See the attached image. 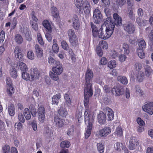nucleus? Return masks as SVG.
I'll use <instances>...</instances> for the list:
<instances>
[{"instance_id":"obj_1","label":"nucleus","mask_w":153,"mask_h":153,"mask_svg":"<svg viewBox=\"0 0 153 153\" xmlns=\"http://www.w3.org/2000/svg\"><path fill=\"white\" fill-rule=\"evenodd\" d=\"M104 21V23L99 30L98 36L102 39L105 40L110 37L113 33L115 24L111 22L109 18H107Z\"/></svg>"},{"instance_id":"obj_2","label":"nucleus","mask_w":153,"mask_h":153,"mask_svg":"<svg viewBox=\"0 0 153 153\" xmlns=\"http://www.w3.org/2000/svg\"><path fill=\"white\" fill-rule=\"evenodd\" d=\"M84 115L85 122L88 125L85 133V138L87 139L91 135L92 126L94 123V117L91 115V112L88 109L85 111Z\"/></svg>"},{"instance_id":"obj_3","label":"nucleus","mask_w":153,"mask_h":153,"mask_svg":"<svg viewBox=\"0 0 153 153\" xmlns=\"http://www.w3.org/2000/svg\"><path fill=\"white\" fill-rule=\"evenodd\" d=\"M138 47L137 50V52L139 57L141 59L143 58L145 56L144 51L146 47V43L143 39H139L137 41Z\"/></svg>"},{"instance_id":"obj_4","label":"nucleus","mask_w":153,"mask_h":153,"mask_svg":"<svg viewBox=\"0 0 153 153\" xmlns=\"http://www.w3.org/2000/svg\"><path fill=\"white\" fill-rule=\"evenodd\" d=\"M93 95L92 89L91 88L87 89V88H85L84 89V105L86 108L85 111L87 109H89L91 112V115L93 116L92 115L91 112V110L88 108L89 106V98L91 96Z\"/></svg>"},{"instance_id":"obj_5","label":"nucleus","mask_w":153,"mask_h":153,"mask_svg":"<svg viewBox=\"0 0 153 153\" xmlns=\"http://www.w3.org/2000/svg\"><path fill=\"white\" fill-rule=\"evenodd\" d=\"M93 76L94 74L92 71L89 68H88L85 74L86 82V87L85 88H87V89H92V84L91 82Z\"/></svg>"},{"instance_id":"obj_6","label":"nucleus","mask_w":153,"mask_h":153,"mask_svg":"<svg viewBox=\"0 0 153 153\" xmlns=\"http://www.w3.org/2000/svg\"><path fill=\"white\" fill-rule=\"evenodd\" d=\"M46 111L45 108L42 106H40L37 110L38 120L41 123L44 122L45 119V114Z\"/></svg>"},{"instance_id":"obj_7","label":"nucleus","mask_w":153,"mask_h":153,"mask_svg":"<svg viewBox=\"0 0 153 153\" xmlns=\"http://www.w3.org/2000/svg\"><path fill=\"white\" fill-rule=\"evenodd\" d=\"M62 64L59 61L56 62L55 66L52 68V71L57 75H60L63 71Z\"/></svg>"},{"instance_id":"obj_8","label":"nucleus","mask_w":153,"mask_h":153,"mask_svg":"<svg viewBox=\"0 0 153 153\" xmlns=\"http://www.w3.org/2000/svg\"><path fill=\"white\" fill-rule=\"evenodd\" d=\"M143 110L152 115L153 114V102L146 103L142 107Z\"/></svg>"},{"instance_id":"obj_9","label":"nucleus","mask_w":153,"mask_h":153,"mask_svg":"<svg viewBox=\"0 0 153 153\" xmlns=\"http://www.w3.org/2000/svg\"><path fill=\"white\" fill-rule=\"evenodd\" d=\"M123 27L124 30L129 34L133 33L135 30L134 25L131 22L123 24Z\"/></svg>"},{"instance_id":"obj_10","label":"nucleus","mask_w":153,"mask_h":153,"mask_svg":"<svg viewBox=\"0 0 153 153\" xmlns=\"http://www.w3.org/2000/svg\"><path fill=\"white\" fill-rule=\"evenodd\" d=\"M124 92L123 87L120 85L114 86L112 89V92L116 96H119L123 94Z\"/></svg>"},{"instance_id":"obj_11","label":"nucleus","mask_w":153,"mask_h":153,"mask_svg":"<svg viewBox=\"0 0 153 153\" xmlns=\"http://www.w3.org/2000/svg\"><path fill=\"white\" fill-rule=\"evenodd\" d=\"M93 18L94 22L98 24L102 19V15L100 11L98 8H96L94 11Z\"/></svg>"},{"instance_id":"obj_12","label":"nucleus","mask_w":153,"mask_h":153,"mask_svg":"<svg viewBox=\"0 0 153 153\" xmlns=\"http://www.w3.org/2000/svg\"><path fill=\"white\" fill-rule=\"evenodd\" d=\"M138 144L139 143L135 137H131L128 145V148L130 150H133L135 149Z\"/></svg>"},{"instance_id":"obj_13","label":"nucleus","mask_w":153,"mask_h":153,"mask_svg":"<svg viewBox=\"0 0 153 153\" xmlns=\"http://www.w3.org/2000/svg\"><path fill=\"white\" fill-rule=\"evenodd\" d=\"M30 75L32 78V81L38 79L40 76V73L36 68H32L30 70Z\"/></svg>"},{"instance_id":"obj_14","label":"nucleus","mask_w":153,"mask_h":153,"mask_svg":"<svg viewBox=\"0 0 153 153\" xmlns=\"http://www.w3.org/2000/svg\"><path fill=\"white\" fill-rule=\"evenodd\" d=\"M68 22H73L72 26L76 30H78L80 27V24L78 16L76 15H74L71 20H68Z\"/></svg>"},{"instance_id":"obj_15","label":"nucleus","mask_w":153,"mask_h":153,"mask_svg":"<svg viewBox=\"0 0 153 153\" xmlns=\"http://www.w3.org/2000/svg\"><path fill=\"white\" fill-rule=\"evenodd\" d=\"M114 147L115 150L120 151L122 149L124 150L126 153H128V150L126 147L125 144L119 142L116 143L114 145Z\"/></svg>"},{"instance_id":"obj_16","label":"nucleus","mask_w":153,"mask_h":153,"mask_svg":"<svg viewBox=\"0 0 153 153\" xmlns=\"http://www.w3.org/2000/svg\"><path fill=\"white\" fill-rule=\"evenodd\" d=\"M111 130L110 127H105L99 131V134L102 137H105L109 134Z\"/></svg>"},{"instance_id":"obj_17","label":"nucleus","mask_w":153,"mask_h":153,"mask_svg":"<svg viewBox=\"0 0 153 153\" xmlns=\"http://www.w3.org/2000/svg\"><path fill=\"white\" fill-rule=\"evenodd\" d=\"M113 18L114 19V22H112L111 20V21L112 23H114L115 24V25L120 26L122 25V18L117 13H114L113 14ZM110 18L111 20V18Z\"/></svg>"},{"instance_id":"obj_18","label":"nucleus","mask_w":153,"mask_h":153,"mask_svg":"<svg viewBox=\"0 0 153 153\" xmlns=\"http://www.w3.org/2000/svg\"><path fill=\"white\" fill-rule=\"evenodd\" d=\"M97 118L99 123L101 125L105 124L106 122L105 115L102 111H100L98 115Z\"/></svg>"},{"instance_id":"obj_19","label":"nucleus","mask_w":153,"mask_h":153,"mask_svg":"<svg viewBox=\"0 0 153 153\" xmlns=\"http://www.w3.org/2000/svg\"><path fill=\"white\" fill-rule=\"evenodd\" d=\"M54 123L56 127L58 128H61L64 124L63 120L57 116H56L54 117Z\"/></svg>"},{"instance_id":"obj_20","label":"nucleus","mask_w":153,"mask_h":153,"mask_svg":"<svg viewBox=\"0 0 153 153\" xmlns=\"http://www.w3.org/2000/svg\"><path fill=\"white\" fill-rule=\"evenodd\" d=\"M42 25L46 29L47 31L49 32L52 31V27L51 23L47 20H44L42 22Z\"/></svg>"},{"instance_id":"obj_21","label":"nucleus","mask_w":153,"mask_h":153,"mask_svg":"<svg viewBox=\"0 0 153 153\" xmlns=\"http://www.w3.org/2000/svg\"><path fill=\"white\" fill-rule=\"evenodd\" d=\"M84 13L86 15L89 14L90 13V7L89 2L87 0L85 1L83 5Z\"/></svg>"},{"instance_id":"obj_22","label":"nucleus","mask_w":153,"mask_h":153,"mask_svg":"<svg viewBox=\"0 0 153 153\" xmlns=\"http://www.w3.org/2000/svg\"><path fill=\"white\" fill-rule=\"evenodd\" d=\"M64 98L65 100L64 107H70L71 105V101L69 95L67 94H65L64 96Z\"/></svg>"},{"instance_id":"obj_23","label":"nucleus","mask_w":153,"mask_h":153,"mask_svg":"<svg viewBox=\"0 0 153 153\" xmlns=\"http://www.w3.org/2000/svg\"><path fill=\"white\" fill-rule=\"evenodd\" d=\"M35 53L38 58H40L43 56L42 50L38 45H36L35 46Z\"/></svg>"},{"instance_id":"obj_24","label":"nucleus","mask_w":153,"mask_h":153,"mask_svg":"<svg viewBox=\"0 0 153 153\" xmlns=\"http://www.w3.org/2000/svg\"><path fill=\"white\" fill-rule=\"evenodd\" d=\"M17 66L19 69L23 72L26 71L28 70L27 67L26 65L24 63L19 62L17 63Z\"/></svg>"},{"instance_id":"obj_25","label":"nucleus","mask_w":153,"mask_h":153,"mask_svg":"<svg viewBox=\"0 0 153 153\" xmlns=\"http://www.w3.org/2000/svg\"><path fill=\"white\" fill-rule=\"evenodd\" d=\"M106 114L108 117V118L109 120H111L114 118V112L109 107L106 108Z\"/></svg>"},{"instance_id":"obj_26","label":"nucleus","mask_w":153,"mask_h":153,"mask_svg":"<svg viewBox=\"0 0 153 153\" xmlns=\"http://www.w3.org/2000/svg\"><path fill=\"white\" fill-rule=\"evenodd\" d=\"M66 107L62 106L58 111V113L62 117H65L67 114V111L65 108Z\"/></svg>"},{"instance_id":"obj_27","label":"nucleus","mask_w":153,"mask_h":153,"mask_svg":"<svg viewBox=\"0 0 153 153\" xmlns=\"http://www.w3.org/2000/svg\"><path fill=\"white\" fill-rule=\"evenodd\" d=\"M61 98V96L59 94L54 95L52 98V104L57 105L59 102V100Z\"/></svg>"},{"instance_id":"obj_28","label":"nucleus","mask_w":153,"mask_h":153,"mask_svg":"<svg viewBox=\"0 0 153 153\" xmlns=\"http://www.w3.org/2000/svg\"><path fill=\"white\" fill-rule=\"evenodd\" d=\"M117 79L118 82L123 85H126L128 83L127 78L124 76H118L117 77Z\"/></svg>"},{"instance_id":"obj_29","label":"nucleus","mask_w":153,"mask_h":153,"mask_svg":"<svg viewBox=\"0 0 153 153\" xmlns=\"http://www.w3.org/2000/svg\"><path fill=\"white\" fill-rule=\"evenodd\" d=\"M122 51H123L124 53L125 54H128L130 52V48L129 45L126 43H123L122 46Z\"/></svg>"},{"instance_id":"obj_30","label":"nucleus","mask_w":153,"mask_h":153,"mask_svg":"<svg viewBox=\"0 0 153 153\" xmlns=\"http://www.w3.org/2000/svg\"><path fill=\"white\" fill-rule=\"evenodd\" d=\"M91 27L93 36L94 37H97L98 35V28L95 25L91 24Z\"/></svg>"},{"instance_id":"obj_31","label":"nucleus","mask_w":153,"mask_h":153,"mask_svg":"<svg viewBox=\"0 0 153 153\" xmlns=\"http://www.w3.org/2000/svg\"><path fill=\"white\" fill-rule=\"evenodd\" d=\"M23 114L27 120L30 119L31 116L29 109L27 108H25L24 110Z\"/></svg>"},{"instance_id":"obj_32","label":"nucleus","mask_w":153,"mask_h":153,"mask_svg":"<svg viewBox=\"0 0 153 153\" xmlns=\"http://www.w3.org/2000/svg\"><path fill=\"white\" fill-rule=\"evenodd\" d=\"M14 40L17 44H20L22 43L23 39L20 35L17 34L15 35Z\"/></svg>"},{"instance_id":"obj_33","label":"nucleus","mask_w":153,"mask_h":153,"mask_svg":"<svg viewBox=\"0 0 153 153\" xmlns=\"http://www.w3.org/2000/svg\"><path fill=\"white\" fill-rule=\"evenodd\" d=\"M22 77L23 79L26 80H29L32 81V78L31 76H30L29 74L27 73L26 71L23 72L22 73Z\"/></svg>"},{"instance_id":"obj_34","label":"nucleus","mask_w":153,"mask_h":153,"mask_svg":"<svg viewBox=\"0 0 153 153\" xmlns=\"http://www.w3.org/2000/svg\"><path fill=\"white\" fill-rule=\"evenodd\" d=\"M137 74L136 75V76L137 80L139 82H141L143 80L144 77L143 73L140 71L137 72Z\"/></svg>"},{"instance_id":"obj_35","label":"nucleus","mask_w":153,"mask_h":153,"mask_svg":"<svg viewBox=\"0 0 153 153\" xmlns=\"http://www.w3.org/2000/svg\"><path fill=\"white\" fill-rule=\"evenodd\" d=\"M51 10L53 16L54 18H57L58 17V11L56 7H51Z\"/></svg>"},{"instance_id":"obj_36","label":"nucleus","mask_w":153,"mask_h":153,"mask_svg":"<svg viewBox=\"0 0 153 153\" xmlns=\"http://www.w3.org/2000/svg\"><path fill=\"white\" fill-rule=\"evenodd\" d=\"M30 111L33 117H35L36 116V109L33 105H30Z\"/></svg>"},{"instance_id":"obj_37","label":"nucleus","mask_w":153,"mask_h":153,"mask_svg":"<svg viewBox=\"0 0 153 153\" xmlns=\"http://www.w3.org/2000/svg\"><path fill=\"white\" fill-rule=\"evenodd\" d=\"M145 73L146 76L149 77L152 75V70L150 66L146 65L145 67Z\"/></svg>"},{"instance_id":"obj_38","label":"nucleus","mask_w":153,"mask_h":153,"mask_svg":"<svg viewBox=\"0 0 153 153\" xmlns=\"http://www.w3.org/2000/svg\"><path fill=\"white\" fill-rule=\"evenodd\" d=\"M97 146L98 150L100 153H103L104 150V146L102 143H97Z\"/></svg>"},{"instance_id":"obj_39","label":"nucleus","mask_w":153,"mask_h":153,"mask_svg":"<svg viewBox=\"0 0 153 153\" xmlns=\"http://www.w3.org/2000/svg\"><path fill=\"white\" fill-rule=\"evenodd\" d=\"M115 134L117 137H121L123 134V131L122 128L120 127H118L116 129Z\"/></svg>"},{"instance_id":"obj_40","label":"nucleus","mask_w":153,"mask_h":153,"mask_svg":"<svg viewBox=\"0 0 153 153\" xmlns=\"http://www.w3.org/2000/svg\"><path fill=\"white\" fill-rule=\"evenodd\" d=\"M8 111L10 116H12L14 115L15 114V108L13 105H10L8 106Z\"/></svg>"},{"instance_id":"obj_41","label":"nucleus","mask_w":153,"mask_h":153,"mask_svg":"<svg viewBox=\"0 0 153 153\" xmlns=\"http://www.w3.org/2000/svg\"><path fill=\"white\" fill-rule=\"evenodd\" d=\"M70 44L73 46H76L78 44L77 38L76 37L69 39Z\"/></svg>"},{"instance_id":"obj_42","label":"nucleus","mask_w":153,"mask_h":153,"mask_svg":"<svg viewBox=\"0 0 153 153\" xmlns=\"http://www.w3.org/2000/svg\"><path fill=\"white\" fill-rule=\"evenodd\" d=\"M74 2L75 5L78 8L81 7L83 5L84 3L83 0H74Z\"/></svg>"},{"instance_id":"obj_43","label":"nucleus","mask_w":153,"mask_h":153,"mask_svg":"<svg viewBox=\"0 0 153 153\" xmlns=\"http://www.w3.org/2000/svg\"><path fill=\"white\" fill-rule=\"evenodd\" d=\"M128 16L132 20H134L135 19V15L133 13V10L131 8H130L128 11Z\"/></svg>"},{"instance_id":"obj_44","label":"nucleus","mask_w":153,"mask_h":153,"mask_svg":"<svg viewBox=\"0 0 153 153\" xmlns=\"http://www.w3.org/2000/svg\"><path fill=\"white\" fill-rule=\"evenodd\" d=\"M70 143L67 140L62 141L60 144V146L62 148L65 147L68 148L70 146Z\"/></svg>"},{"instance_id":"obj_45","label":"nucleus","mask_w":153,"mask_h":153,"mask_svg":"<svg viewBox=\"0 0 153 153\" xmlns=\"http://www.w3.org/2000/svg\"><path fill=\"white\" fill-rule=\"evenodd\" d=\"M117 65L116 62L114 60H111L108 62V66L110 69L116 67Z\"/></svg>"},{"instance_id":"obj_46","label":"nucleus","mask_w":153,"mask_h":153,"mask_svg":"<svg viewBox=\"0 0 153 153\" xmlns=\"http://www.w3.org/2000/svg\"><path fill=\"white\" fill-rule=\"evenodd\" d=\"M136 21L139 26L145 25L147 23L146 20L140 19V18H137Z\"/></svg>"},{"instance_id":"obj_47","label":"nucleus","mask_w":153,"mask_h":153,"mask_svg":"<svg viewBox=\"0 0 153 153\" xmlns=\"http://www.w3.org/2000/svg\"><path fill=\"white\" fill-rule=\"evenodd\" d=\"M68 33L69 39L76 37L73 30L70 29L68 30Z\"/></svg>"},{"instance_id":"obj_48","label":"nucleus","mask_w":153,"mask_h":153,"mask_svg":"<svg viewBox=\"0 0 153 153\" xmlns=\"http://www.w3.org/2000/svg\"><path fill=\"white\" fill-rule=\"evenodd\" d=\"M10 147L9 145H5L2 148L3 153H10Z\"/></svg>"},{"instance_id":"obj_49","label":"nucleus","mask_w":153,"mask_h":153,"mask_svg":"<svg viewBox=\"0 0 153 153\" xmlns=\"http://www.w3.org/2000/svg\"><path fill=\"white\" fill-rule=\"evenodd\" d=\"M10 76L13 78H16L17 77V74L16 70L15 68H12L10 71Z\"/></svg>"},{"instance_id":"obj_50","label":"nucleus","mask_w":153,"mask_h":153,"mask_svg":"<svg viewBox=\"0 0 153 153\" xmlns=\"http://www.w3.org/2000/svg\"><path fill=\"white\" fill-rule=\"evenodd\" d=\"M149 44L153 48V30H152L149 35Z\"/></svg>"},{"instance_id":"obj_51","label":"nucleus","mask_w":153,"mask_h":153,"mask_svg":"<svg viewBox=\"0 0 153 153\" xmlns=\"http://www.w3.org/2000/svg\"><path fill=\"white\" fill-rule=\"evenodd\" d=\"M7 94L10 96H11L13 93L14 92L13 88L12 85L7 86Z\"/></svg>"},{"instance_id":"obj_52","label":"nucleus","mask_w":153,"mask_h":153,"mask_svg":"<svg viewBox=\"0 0 153 153\" xmlns=\"http://www.w3.org/2000/svg\"><path fill=\"white\" fill-rule=\"evenodd\" d=\"M28 58L31 60L33 59L34 58V54L33 51L31 50L28 51L27 53Z\"/></svg>"},{"instance_id":"obj_53","label":"nucleus","mask_w":153,"mask_h":153,"mask_svg":"<svg viewBox=\"0 0 153 153\" xmlns=\"http://www.w3.org/2000/svg\"><path fill=\"white\" fill-rule=\"evenodd\" d=\"M100 46L102 47L103 49H107L108 48V44L107 42L105 41L104 40H102L100 42Z\"/></svg>"},{"instance_id":"obj_54","label":"nucleus","mask_w":153,"mask_h":153,"mask_svg":"<svg viewBox=\"0 0 153 153\" xmlns=\"http://www.w3.org/2000/svg\"><path fill=\"white\" fill-rule=\"evenodd\" d=\"M55 73L52 72H50L49 73V74L51 78L53 80L57 81L59 79V77L56 74H55Z\"/></svg>"},{"instance_id":"obj_55","label":"nucleus","mask_w":153,"mask_h":153,"mask_svg":"<svg viewBox=\"0 0 153 153\" xmlns=\"http://www.w3.org/2000/svg\"><path fill=\"white\" fill-rule=\"evenodd\" d=\"M35 13L34 11H32L30 15L31 16V20H30V23H36L38 19L35 16Z\"/></svg>"},{"instance_id":"obj_56","label":"nucleus","mask_w":153,"mask_h":153,"mask_svg":"<svg viewBox=\"0 0 153 153\" xmlns=\"http://www.w3.org/2000/svg\"><path fill=\"white\" fill-rule=\"evenodd\" d=\"M61 44L62 47L63 49L66 51L68 49V45L65 41H62L61 42Z\"/></svg>"},{"instance_id":"obj_57","label":"nucleus","mask_w":153,"mask_h":153,"mask_svg":"<svg viewBox=\"0 0 153 153\" xmlns=\"http://www.w3.org/2000/svg\"><path fill=\"white\" fill-rule=\"evenodd\" d=\"M74 131V127L73 126H71L67 131V134L69 136H72L73 135Z\"/></svg>"},{"instance_id":"obj_58","label":"nucleus","mask_w":153,"mask_h":153,"mask_svg":"<svg viewBox=\"0 0 153 153\" xmlns=\"http://www.w3.org/2000/svg\"><path fill=\"white\" fill-rule=\"evenodd\" d=\"M53 51L55 53H57L59 51V48L57 43L53 44L52 46Z\"/></svg>"},{"instance_id":"obj_59","label":"nucleus","mask_w":153,"mask_h":153,"mask_svg":"<svg viewBox=\"0 0 153 153\" xmlns=\"http://www.w3.org/2000/svg\"><path fill=\"white\" fill-rule=\"evenodd\" d=\"M110 54L112 58H116L117 57L118 53L115 51H112L110 53Z\"/></svg>"},{"instance_id":"obj_60","label":"nucleus","mask_w":153,"mask_h":153,"mask_svg":"<svg viewBox=\"0 0 153 153\" xmlns=\"http://www.w3.org/2000/svg\"><path fill=\"white\" fill-rule=\"evenodd\" d=\"M37 39L39 43L41 45L44 44V42L41 34L38 33L37 34Z\"/></svg>"},{"instance_id":"obj_61","label":"nucleus","mask_w":153,"mask_h":153,"mask_svg":"<svg viewBox=\"0 0 153 153\" xmlns=\"http://www.w3.org/2000/svg\"><path fill=\"white\" fill-rule=\"evenodd\" d=\"M76 117L78 121L80 123L82 120V113L80 111L77 112L76 114Z\"/></svg>"},{"instance_id":"obj_62","label":"nucleus","mask_w":153,"mask_h":153,"mask_svg":"<svg viewBox=\"0 0 153 153\" xmlns=\"http://www.w3.org/2000/svg\"><path fill=\"white\" fill-rule=\"evenodd\" d=\"M103 88L104 91L107 93H109L111 91H112V89L107 85H105L103 87Z\"/></svg>"},{"instance_id":"obj_63","label":"nucleus","mask_w":153,"mask_h":153,"mask_svg":"<svg viewBox=\"0 0 153 153\" xmlns=\"http://www.w3.org/2000/svg\"><path fill=\"white\" fill-rule=\"evenodd\" d=\"M18 119L19 121L22 123H24L25 122V119L22 113H19L18 114Z\"/></svg>"},{"instance_id":"obj_64","label":"nucleus","mask_w":153,"mask_h":153,"mask_svg":"<svg viewBox=\"0 0 153 153\" xmlns=\"http://www.w3.org/2000/svg\"><path fill=\"white\" fill-rule=\"evenodd\" d=\"M126 2V0H117L116 2L118 5L121 7Z\"/></svg>"}]
</instances>
